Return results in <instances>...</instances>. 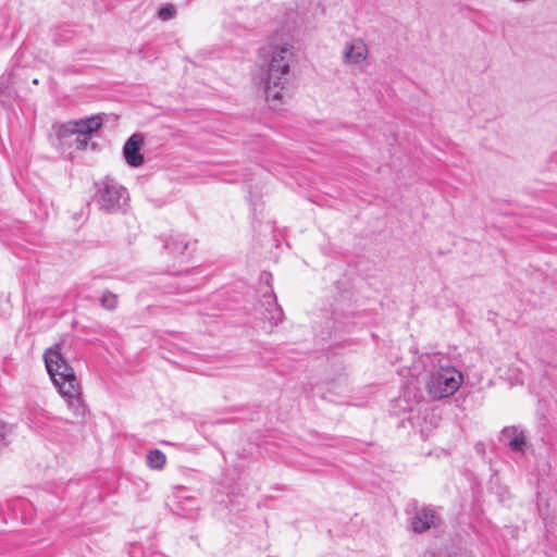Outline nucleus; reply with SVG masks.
Masks as SVG:
<instances>
[{
  "instance_id": "nucleus-2",
  "label": "nucleus",
  "mask_w": 557,
  "mask_h": 557,
  "mask_svg": "<svg viewBox=\"0 0 557 557\" xmlns=\"http://www.w3.org/2000/svg\"><path fill=\"white\" fill-rule=\"evenodd\" d=\"M127 189L112 177H104L96 183L94 202L100 211L116 213L124 209L128 201Z\"/></svg>"
},
{
  "instance_id": "nucleus-17",
  "label": "nucleus",
  "mask_w": 557,
  "mask_h": 557,
  "mask_svg": "<svg viewBox=\"0 0 557 557\" xmlns=\"http://www.w3.org/2000/svg\"><path fill=\"white\" fill-rule=\"evenodd\" d=\"M10 430L5 425L0 426V440H4Z\"/></svg>"
},
{
  "instance_id": "nucleus-14",
  "label": "nucleus",
  "mask_w": 557,
  "mask_h": 557,
  "mask_svg": "<svg viewBox=\"0 0 557 557\" xmlns=\"http://www.w3.org/2000/svg\"><path fill=\"white\" fill-rule=\"evenodd\" d=\"M94 133L95 132H78L76 136H74L73 141H70L69 144L78 150L85 149L88 145L91 134Z\"/></svg>"
},
{
  "instance_id": "nucleus-4",
  "label": "nucleus",
  "mask_w": 557,
  "mask_h": 557,
  "mask_svg": "<svg viewBox=\"0 0 557 557\" xmlns=\"http://www.w3.org/2000/svg\"><path fill=\"white\" fill-rule=\"evenodd\" d=\"M61 396L67 401L69 406L74 409L82 407L81 385L74 371L66 372L52 380Z\"/></svg>"
},
{
  "instance_id": "nucleus-11",
  "label": "nucleus",
  "mask_w": 557,
  "mask_h": 557,
  "mask_svg": "<svg viewBox=\"0 0 557 557\" xmlns=\"http://www.w3.org/2000/svg\"><path fill=\"white\" fill-rule=\"evenodd\" d=\"M500 441L505 442L513 451H523L525 446L524 433L515 426L503 429Z\"/></svg>"
},
{
  "instance_id": "nucleus-6",
  "label": "nucleus",
  "mask_w": 557,
  "mask_h": 557,
  "mask_svg": "<svg viewBox=\"0 0 557 557\" xmlns=\"http://www.w3.org/2000/svg\"><path fill=\"white\" fill-rule=\"evenodd\" d=\"M44 360L51 380L73 370L63 356V347L60 343L46 349Z\"/></svg>"
},
{
  "instance_id": "nucleus-9",
  "label": "nucleus",
  "mask_w": 557,
  "mask_h": 557,
  "mask_svg": "<svg viewBox=\"0 0 557 557\" xmlns=\"http://www.w3.org/2000/svg\"><path fill=\"white\" fill-rule=\"evenodd\" d=\"M438 517L434 509L422 508L416 512L411 520V529L416 533H422L438 524Z\"/></svg>"
},
{
  "instance_id": "nucleus-15",
  "label": "nucleus",
  "mask_w": 557,
  "mask_h": 557,
  "mask_svg": "<svg viewBox=\"0 0 557 557\" xmlns=\"http://www.w3.org/2000/svg\"><path fill=\"white\" fill-rule=\"evenodd\" d=\"M100 302L103 308L114 310L117 306V296L113 293L106 292L102 294Z\"/></svg>"
},
{
  "instance_id": "nucleus-5",
  "label": "nucleus",
  "mask_w": 557,
  "mask_h": 557,
  "mask_svg": "<svg viewBox=\"0 0 557 557\" xmlns=\"http://www.w3.org/2000/svg\"><path fill=\"white\" fill-rule=\"evenodd\" d=\"M101 125L102 119L99 115L70 121L59 126L57 136L62 143H65L71 137L76 136L78 132H97Z\"/></svg>"
},
{
  "instance_id": "nucleus-1",
  "label": "nucleus",
  "mask_w": 557,
  "mask_h": 557,
  "mask_svg": "<svg viewBox=\"0 0 557 557\" xmlns=\"http://www.w3.org/2000/svg\"><path fill=\"white\" fill-rule=\"evenodd\" d=\"M297 57L294 45L273 37L258 51V67L268 101H280L288 92Z\"/></svg>"
},
{
  "instance_id": "nucleus-12",
  "label": "nucleus",
  "mask_w": 557,
  "mask_h": 557,
  "mask_svg": "<svg viewBox=\"0 0 557 557\" xmlns=\"http://www.w3.org/2000/svg\"><path fill=\"white\" fill-rule=\"evenodd\" d=\"M188 247L189 243L180 236H171L164 242V248L173 256L183 255Z\"/></svg>"
},
{
  "instance_id": "nucleus-13",
  "label": "nucleus",
  "mask_w": 557,
  "mask_h": 557,
  "mask_svg": "<svg viewBox=\"0 0 557 557\" xmlns=\"http://www.w3.org/2000/svg\"><path fill=\"white\" fill-rule=\"evenodd\" d=\"M165 461H166L165 455L159 449L150 450L146 457L147 466L150 469H154V470L163 469Z\"/></svg>"
},
{
  "instance_id": "nucleus-16",
  "label": "nucleus",
  "mask_w": 557,
  "mask_h": 557,
  "mask_svg": "<svg viewBox=\"0 0 557 557\" xmlns=\"http://www.w3.org/2000/svg\"><path fill=\"white\" fill-rule=\"evenodd\" d=\"M175 14H176V10H175L174 5H172V4L163 5L158 11V17L162 21L171 20L175 16Z\"/></svg>"
},
{
  "instance_id": "nucleus-3",
  "label": "nucleus",
  "mask_w": 557,
  "mask_h": 557,
  "mask_svg": "<svg viewBox=\"0 0 557 557\" xmlns=\"http://www.w3.org/2000/svg\"><path fill=\"white\" fill-rule=\"evenodd\" d=\"M462 383V375L453 367H440L432 371L425 382L432 399L438 400L454 395Z\"/></svg>"
},
{
  "instance_id": "nucleus-7",
  "label": "nucleus",
  "mask_w": 557,
  "mask_h": 557,
  "mask_svg": "<svg viewBox=\"0 0 557 557\" xmlns=\"http://www.w3.org/2000/svg\"><path fill=\"white\" fill-rule=\"evenodd\" d=\"M369 57V47L362 38H352L345 42L343 48V63L345 65H359Z\"/></svg>"
},
{
  "instance_id": "nucleus-8",
  "label": "nucleus",
  "mask_w": 557,
  "mask_h": 557,
  "mask_svg": "<svg viewBox=\"0 0 557 557\" xmlns=\"http://www.w3.org/2000/svg\"><path fill=\"white\" fill-rule=\"evenodd\" d=\"M144 144V136L141 134H133L123 147V156L129 166L138 168L143 165L145 159L140 153Z\"/></svg>"
},
{
  "instance_id": "nucleus-10",
  "label": "nucleus",
  "mask_w": 557,
  "mask_h": 557,
  "mask_svg": "<svg viewBox=\"0 0 557 557\" xmlns=\"http://www.w3.org/2000/svg\"><path fill=\"white\" fill-rule=\"evenodd\" d=\"M268 307L263 312V323L267 332H271L275 326H277L284 319V312L282 308L277 305L275 297L268 296L267 297Z\"/></svg>"
}]
</instances>
